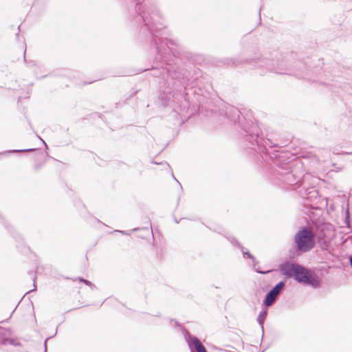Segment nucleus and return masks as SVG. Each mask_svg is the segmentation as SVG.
Segmentation results:
<instances>
[{"label": "nucleus", "instance_id": "1", "mask_svg": "<svg viewBox=\"0 0 352 352\" xmlns=\"http://www.w3.org/2000/svg\"><path fill=\"white\" fill-rule=\"evenodd\" d=\"M295 243L300 251L309 250L314 247L315 243L312 232L309 229L300 230L295 236Z\"/></svg>", "mask_w": 352, "mask_h": 352}, {"label": "nucleus", "instance_id": "2", "mask_svg": "<svg viewBox=\"0 0 352 352\" xmlns=\"http://www.w3.org/2000/svg\"><path fill=\"white\" fill-rule=\"evenodd\" d=\"M293 277L300 283L313 286L319 284L318 278L314 273L300 265H298Z\"/></svg>", "mask_w": 352, "mask_h": 352}, {"label": "nucleus", "instance_id": "3", "mask_svg": "<svg viewBox=\"0 0 352 352\" xmlns=\"http://www.w3.org/2000/svg\"><path fill=\"white\" fill-rule=\"evenodd\" d=\"M283 287H274L266 296L264 303L266 306L269 307L275 301L277 296L279 294Z\"/></svg>", "mask_w": 352, "mask_h": 352}, {"label": "nucleus", "instance_id": "4", "mask_svg": "<svg viewBox=\"0 0 352 352\" xmlns=\"http://www.w3.org/2000/svg\"><path fill=\"white\" fill-rule=\"evenodd\" d=\"M298 265L291 263H286L281 265L280 271L286 276H294Z\"/></svg>", "mask_w": 352, "mask_h": 352}, {"label": "nucleus", "instance_id": "5", "mask_svg": "<svg viewBox=\"0 0 352 352\" xmlns=\"http://www.w3.org/2000/svg\"><path fill=\"white\" fill-rule=\"evenodd\" d=\"M192 342L197 352H207L205 346L197 338L192 340Z\"/></svg>", "mask_w": 352, "mask_h": 352}, {"label": "nucleus", "instance_id": "6", "mask_svg": "<svg viewBox=\"0 0 352 352\" xmlns=\"http://www.w3.org/2000/svg\"><path fill=\"white\" fill-rule=\"evenodd\" d=\"M78 283L80 284V283H83V284H86L87 285L88 284V282L85 280H82V279H80L78 280Z\"/></svg>", "mask_w": 352, "mask_h": 352}, {"label": "nucleus", "instance_id": "7", "mask_svg": "<svg viewBox=\"0 0 352 352\" xmlns=\"http://www.w3.org/2000/svg\"><path fill=\"white\" fill-rule=\"evenodd\" d=\"M254 267H256L254 266ZM255 270H256L258 272H259V273H263V274L267 273V272H269V271H261V270H260L259 269H257V268H255Z\"/></svg>", "mask_w": 352, "mask_h": 352}, {"label": "nucleus", "instance_id": "8", "mask_svg": "<svg viewBox=\"0 0 352 352\" xmlns=\"http://www.w3.org/2000/svg\"><path fill=\"white\" fill-rule=\"evenodd\" d=\"M284 285H285V283H283V282H280V283H277V284L276 285V286L280 287V286H284Z\"/></svg>", "mask_w": 352, "mask_h": 352}, {"label": "nucleus", "instance_id": "9", "mask_svg": "<svg viewBox=\"0 0 352 352\" xmlns=\"http://www.w3.org/2000/svg\"><path fill=\"white\" fill-rule=\"evenodd\" d=\"M279 273H280V272H279V271H275V272H274V274H278Z\"/></svg>", "mask_w": 352, "mask_h": 352}, {"label": "nucleus", "instance_id": "10", "mask_svg": "<svg viewBox=\"0 0 352 352\" xmlns=\"http://www.w3.org/2000/svg\"><path fill=\"white\" fill-rule=\"evenodd\" d=\"M248 256L250 258H251V257H252V256H251V255H250V254H248Z\"/></svg>", "mask_w": 352, "mask_h": 352}, {"label": "nucleus", "instance_id": "11", "mask_svg": "<svg viewBox=\"0 0 352 352\" xmlns=\"http://www.w3.org/2000/svg\"><path fill=\"white\" fill-rule=\"evenodd\" d=\"M27 151L26 149H24V150H23L22 151Z\"/></svg>", "mask_w": 352, "mask_h": 352}]
</instances>
